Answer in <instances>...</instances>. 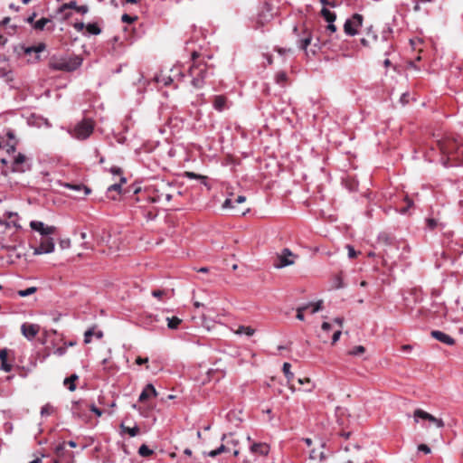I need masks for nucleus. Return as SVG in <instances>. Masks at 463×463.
Returning a JSON list of instances; mask_svg holds the SVG:
<instances>
[{
	"label": "nucleus",
	"instance_id": "1",
	"mask_svg": "<svg viewBox=\"0 0 463 463\" xmlns=\"http://www.w3.org/2000/svg\"><path fill=\"white\" fill-rule=\"evenodd\" d=\"M198 53L194 52L192 54L193 64L189 68V76L192 78L191 84L195 89H201L204 86L205 79L212 74V71L205 62L196 61Z\"/></svg>",
	"mask_w": 463,
	"mask_h": 463
},
{
	"label": "nucleus",
	"instance_id": "2",
	"mask_svg": "<svg viewBox=\"0 0 463 463\" xmlns=\"http://www.w3.org/2000/svg\"><path fill=\"white\" fill-rule=\"evenodd\" d=\"M94 131V122L90 118H84L69 130L70 135L78 140H86Z\"/></svg>",
	"mask_w": 463,
	"mask_h": 463
},
{
	"label": "nucleus",
	"instance_id": "3",
	"mask_svg": "<svg viewBox=\"0 0 463 463\" xmlns=\"http://www.w3.org/2000/svg\"><path fill=\"white\" fill-rule=\"evenodd\" d=\"M82 60L78 57L53 59L49 66L53 71H73L81 65Z\"/></svg>",
	"mask_w": 463,
	"mask_h": 463
},
{
	"label": "nucleus",
	"instance_id": "4",
	"mask_svg": "<svg viewBox=\"0 0 463 463\" xmlns=\"http://www.w3.org/2000/svg\"><path fill=\"white\" fill-rule=\"evenodd\" d=\"M297 256L292 253V251L284 248L279 253H278L273 261V266L275 269H283L285 267L293 265L295 263V259Z\"/></svg>",
	"mask_w": 463,
	"mask_h": 463
},
{
	"label": "nucleus",
	"instance_id": "5",
	"mask_svg": "<svg viewBox=\"0 0 463 463\" xmlns=\"http://www.w3.org/2000/svg\"><path fill=\"white\" fill-rule=\"evenodd\" d=\"M363 16L359 14H354L351 18H348L344 24V31L349 36L357 34L358 28L362 26Z\"/></svg>",
	"mask_w": 463,
	"mask_h": 463
},
{
	"label": "nucleus",
	"instance_id": "6",
	"mask_svg": "<svg viewBox=\"0 0 463 463\" xmlns=\"http://www.w3.org/2000/svg\"><path fill=\"white\" fill-rule=\"evenodd\" d=\"M32 165L30 159L24 154L19 153L13 160L12 171L17 173H24L31 170Z\"/></svg>",
	"mask_w": 463,
	"mask_h": 463
},
{
	"label": "nucleus",
	"instance_id": "7",
	"mask_svg": "<svg viewBox=\"0 0 463 463\" xmlns=\"http://www.w3.org/2000/svg\"><path fill=\"white\" fill-rule=\"evenodd\" d=\"M413 418L416 423H418L420 420H424L434 423L439 429H441L445 426L444 421L441 419H438L421 409H416L414 411Z\"/></svg>",
	"mask_w": 463,
	"mask_h": 463
},
{
	"label": "nucleus",
	"instance_id": "8",
	"mask_svg": "<svg viewBox=\"0 0 463 463\" xmlns=\"http://www.w3.org/2000/svg\"><path fill=\"white\" fill-rule=\"evenodd\" d=\"M0 226H4L5 228L14 227L16 229H21L18 213L14 212H5L4 214V219H0Z\"/></svg>",
	"mask_w": 463,
	"mask_h": 463
},
{
	"label": "nucleus",
	"instance_id": "9",
	"mask_svg": "<svg viewBox=\"0 0 463 463\" xmlns=\"http://www.w3.org/2000/svg\"><path fill=\"white\" fill-rule=\"evenodd\" d=\"M246 201V197L244 195H238L236 198H226L222 203L223 209H233L238 214H245L246 212L249 211V208L245 210H236V203H242Z\"/></svg>",
	"mask_w": 463,
	"mask_h": 463
},
{
	"label": "nucleus",
	"instance_id": "10",
	"mask_svg": "<svg viewBox=\"0 0 463 463\" xmlns=\"http://www.w3.org/2000/svg\"><path fill=\"white\" fill-rule=\"evenodd\" d=\"M30 227L32 230L39 232L41 235L45 236V237L48 235L53 234L56 232L55 226L45 225L41 221H32L30 222Z\"/></svg>",
	"mask_w": 463,
	"mask_h": 463
},
{
	"label": "nucleus",
	"instance_id": "11",
	"mask_svg": "<svg viewBox=\"0 0 463 463\" xmlns=\"http://www.w3.org/2000/svg\"><path fill=\"white\" fill-rule=\"evenodd\" d=\"M53 250H54L53 240L52 238L45 237L41 241L40 245L34 249L33 253L35 255H40V254L51 253Z\"/></svg>",
	"mask_w": 463,
	"mask_h": 463
},
{
	"label": "nucleus",
	"instance_id": "12",
	"mask_svg": "<svg viewBox=\"0 0 463 463\" xmlns=\"http://www.w3.org/2000/svg\"><path fill=\"white\" fill-rule=\"evenodd\" d=\"M40 326L36 324L24 323L21 326V331L23 335L28 340H33L39 333Z\"/></svg>",
	"mask_w": 463,
	"mask_h": 463
},
{
	"label": "nucleus",
	"instance_id": "13",
	"mask_svg": "<svg viewBox=\"0 0 463 463\" xmlns=\"http://www.w3.org/2000/svg\"><path fill=\"white\" fill-rule=\"evenodd\" d=\"M250 450L255 456H267L269 446L265 442H254L250 446Z\"/></svg>",
	"mask_w": 463,
	"mask_h": 463
},
{
	"label": "nucleus",
	"instance_id": "14",
	"mask_svg": "<svg viewBox=\"0 0 463 463\" xmlns=\"http://www.w3.org/2000/svg\"><path fill=\"white\" fill-rule=\"evenodd\" d=\"M430 335L433 338L447 345H453L455 344V339L442 331L433 330Z\"/></svg>",
	"mask_w": 463,
	"mask_h": 463
},
{
	"label": "nucleus",
	"instance_id": "15",
	"mask_svg": "<svg viewBox=\"0 0 463 463\" xmlns=\"http://www.w3.org/2000/svg\"><path fill=\"white\" fill-rule=\"evenodd\" d=\"M157 392L152 383H147L139 395L138 401L143 402L150 397H156Z\"/></svg>",
	"mask_w": 463,
	"mask_h": 463
},
{
	"label": "nucleus",
	"instance_id": "16",
	"mask_svg": "<svg viewBox=\"0 0 463 463\" xmlns=\"http://www.w3.org/2000/svg\"><path fill=\"white\" fill-rule=\"evenodd\" d=\"M95 328L96 326H92L84 333L85 344H90L92 336H95L97 339H101L103 337V332L101 330L95 331Z\"/></svg>",
	"mask_w": 463,
	"mask_h": 463
},
{
	"label": "nucleus",
	"instance_id": "17",
	"mask_svg": "<svg viewBox=\"0 0 463 463\" xmlns=\"http://www.w3.org/2000/svg\"><path fill=\"white\" fill-rule=\"evenodd\" d=\"M126 182H127L126 177L121 176L119 183H116V184H111V185H109L108 187V189H107V196L111 198V199H113V200H115L116 198L114 196L110 195V194L112 192H117L118 194H120L121 193V185H122V184H124Z\"/></svg>",
	"mask_w": 463,
	"mask_h": 463
},
{
	"label": "nucleus",
	"instance_id": "18",
	"mask_svg": "<svg viewBox=\"0 0 463 463\" xmlns=\"http://www.w3.org/2000/svg\"><path fill=\"white\" fill-rule=\"evenodd\" d=\"M7 350L5 348V349H1L0 350V360H1V370L8 373L12 370V365L10 364L7 363Z\"/></svg>",
	"mask_w": 463,
	"mask_h": 463
},
{
	"label": "nucleus",
	"instance_id": "19",
	"mask_svg": "<svg viewBox=\"0 0 463 463\" xmlns=\"http://www.w3.org/2000/svg\"><path fill=\"white\" fill-rule=\"evenodd\" d=\"M227 99L222 95H218L214 97L213 99V108L218 111H222L225 108Z\"/></svg>",
	"mask_w": 463,
	"mask_h": 463
},
{
	"label": "nucleus",
	"instance_id": "20",
	"mask_svg": "<svg viewBox=\"0 0 463 463\" xmlns=\"http://www.w3.org/2000/svg\"><path fill=\"white\" fill-rule=\"evenodd\" d=\"M77 379H78V375L77 374H71L70 377H67V378L64 379L63 384L65 386H67V388L71 392H73V391L76 390L75 381Z\"/></svg>",
	"mask_w": 463,
	"mask_h": 463
},
{
	"label": "nucleus",
	"instance_id": "21",
	"mask_svg": "<svg viewBox=\"0 0 463 463\" xmlns=\"http://www.w3.org/2000/svg\"><path fill=\"white\" fill-rule=\"evenodd\" d=\"M86 31L90 35H99L101 33V29L96 23L88 24L86 25Z\"/></svg>",
	"mask_w": 463,
	"mask_h": 463
},
{
	"label": "nucleus",
	"instance_id": "22",
	"mask_svg": "<svg viewBox=\"0 0 463 463\" xmlns=\"http://www.w3.org/2000/svg\"><path fill=\"white\" fill-rule=\"evenodd\" d=\"M165 321H167V327L169 329H177L182 323V319L177 317H165Z\"/></svg>",
	"mask_w": 463,
	"mask_h": 463
},
{
	"label": "nucleus",
	"instance_id": "23",
	"mask_svg": "<svg viewBox=\"0 0 463 463\" xmlns=\"http://www.w3.org/2000/svg\"><path fill=\"white\" fill-rule=\"evenodd\" d=\"M321 14L327 23L335 21V18H336L335 14L331 12L330 10H328L326 7L322 8Z\"/></svg>",
	"mask_w": 463,
	"mask_h": 463
},
{
	"label": "nucleus",
	"instance_id": "24",
	"mask_svg": "<svg viewBox=\"0 0 463 463\" xmlns=\"http://www.w3.org/2000/svg\"><path fill=\"white\" fill-rule=\"evenodd\" d=\"M392 28L389 24L385 25L381 33L383 42H388L392 38Z\"/></svg>",
	"mask_w": 463,
	"mask_h": 463
},
{
	"label": "nucleus",
	"instance_id": "25",
	"mask_svg": "<svg viewBox=\"0 0 463 463\" xmlns=\"http://www.w3.org/2000/svg\"><path fill=\"white\" fill-rule=\"evenodd\" d=\"M78 6L77 2L75 0H71L69 3L61 5L58 9V13H63L67 9H73L77 12Z\"/></svg>",
	"mask_w": 463,
	"mask_h": 463
},
{
	"label": "nucleus",
	"instance_id": "26",
	"mask_svg": "<svg viewBox=\"0 0 463 463\" xmlns=\"http://www.w3.org/2000/svg\"><path fill=\"white\" fill-rule=\"evenodd\" d=\"M51 23V19L43 17L40 20L33 23V28L35 30L42 31L44 29L47 24Z\"/></svg>",
	"mask_w": 463,
	"mask_h": 463
},
{
	"label": "nucleus",
	"instance_id": "27",
	"mask_svg": "<svg viewBox=\"0 0 463 463\" xmlns=\"http://www.w3.org/2000/svg\"><path fill=\"white\" fill-rule=\"evenodd\" d=\"M67 187H69L70 189H72V190H75V191H81L83 190L84 192V195H88L90 194L91 190L83 185V184H66Z\"/></svg>",
	"mask_w": 463,
	"mask_h": 463
},
{
	"label": "nucleus",
	"instance_id": "28",
	"mask_svg": "<svg viewBox=\"0 0 463 463\" xmlns=\"http://www.w3.org/2000/svg\"><path fill=\"white\" fill-rule=\"evenodd\" d=\"M254 333H255V330L253 328H251L250 326H239V328L237 330V334H239V335L244 334L248 336L253 335Z\"/></svg>",
	"mask_w": 463,
	"mask_h": 463
},
{
	"label": "nucleus",
	"instance_id": "29",
	"mask_svg": "<svg viewBox=\"0 0 463 463\" xmlns=\"http://www.w3.org/2000/svg\"><path fill=\"white\" fill-rule=\"evenodd\" d=\"M45 44L41 43L37 45L30 46L25 50L26 53H32V52H41L45 50Z\"/></svg>",
	"mask_w": 463,
	"mask_h": 463
},
{
	"label": "nucleus",
	"instance_id": "30",
	"mask_svg": "<svg viewBox=\"0 0 463 463\" xmlns=\"http://www.w3.org/2000/svg\"><path fill=\"white\" fill-rule=\"evenodd\" d=\"M36 291H37L36 287H30L26 289H22V290L17 291V295L19 297L24 298V297H28V296L35 293Z\"/></svg>",
	"mask_w": 463,
	"mask_h": 463
},
{
	"label": "nucleus",
	"instance_id": "31",
	"mask_svg": "<svg viewBox=\"0 0 463 463\" xmlns=\"http://www.w3.org/2000/svg\"><path fill=\"white\" fill-rule=\"evenodd\" d=\"M450 144V141L449 140H439L438 142L439 147L441 150L442 154H449L450 150L449 147V145Z\"/></svg>",
	"mask_w": 463,
	"mask_h": 463
},
{
	"label": "nucleus",
	"instance_id": "32",
	"mask_svg": "<svg viewBox=\"0 0 463 463\" xmlns=\"http://www.w3.org/2000/svg\"><path fill=\"white\" fill-rule=\"evenodd\" d=\"M326 458L324 451L317 452L316 449H312L309 453L310 459H319L320 461L324 460Z\"/></svg>",
	"mask_w": 463,
	"mask_h": 463
},
{
	"label": "nucleus",
	"instance_id": "33",
	"mask_svg": "<svg viewBox=\"0 0 463 463\" xmlns=\"http://www.w3.org/2000/svg\"><path fill=\"white\" fill-rule=\"evenodd\" d=\"M290 368H291V364L289 363H284L283 364V373L286 376V378L290 381L291 379H293L294 377V374L293 373L290 371Z\"/></svg>",
	"mask_w": 463,
	"mask_h": 463
},
{
	"label": "nucleus",
	"instance_id": "34",
	"mask_svg": "<svg viewBox=\"0 0 463 463\" xmlns=\"http://www.w3.org/2000/svg\"><path fill=\"white\" fill-rule=\"evenodd\" d=\"M155 80L158 83L162 82L165 86H167L173 81V79L171 78V76L160 75L156 76Z\"/></svg>",
	"mask_w": 463,
	"mask_h": 463
},
{
	"label": "nucleus",
	"instance_id": "35",
	"mask_svg": "<svg viewBox=\"0 0 463 463\" xmlns=\"http://www.w3.org/2000/svg\"><path fill=\"white\" fill-rule=\"evenodd\" d=\"M138 454L142 457H148L153 454V450L148 446L143 444L138 449Z\"/></svg>",
	"mask_w": 463,
	"mask_h": 463
},
{
	"label": "nucleus",
	"instance_id": "36",
	"mask_svg": "<svg viewBox=\"0 0 463 463\" xmlns=\"http://www.w3.org/2000/svg\"><path fill=\"white\" fill-rule=\"evenodd\" d=\"M306 306H309V308L307 310H309L311 314H315L322 308V301H317L316 303H309V304H307Z\"/></svg>",
	"mask_w": 463,
	"mask_h": 463
},
{
	"label": "nucleus",
	"instance_id": "37",
	"mask_svg": "<svg viewBox=\"0 0 463 463\" xmlns=\"http://www.w3.org/2000/svg\"><path fill=\"white\" fill-rule=\"evenodd\" d=\"M288 76L285 71H279L276 76L275 80L278 84H284L287 81Z\"/></svg>",
	"mask_w": 463,
	"mask_h": 463
},
{
	"label": "nucleus",
	"instance_id": "38",
	"mask_svg": "<svg viewBox=\"0 0 463 463\" xmlns=\"http://www.w3.org/2000/svg\"><path fill=\"white\" fill-rule=\"evenodd\" d=\"M221 439L222 441H230V445H232L234 449H236V447L239 444V441L237 439H232V434H223Z\"/></svg>",
	"mask_w": 463,
	"mask_h": 463
},
{
	"label": "nucleus",
	"instance_id": "39",
	"mask_svg": "<svg viewBox=\"0 0 463 463\" xmlns=\"http://www.w3.org/2000/svg\"><path fill=\"white\" fill-rule=\"evenodd\" d=\"M17 143L18 142H13V141H6L5 143V146L6 147V152L8 154H13L15 152L16 150V146H17Z\"/></svg>",
	"mask_w": 463,
	"mask_h": 463
},
{
	"label": "nucleus",
	"instance_id": "40",
	"mask_svg": "<svg viewBox=\"0 0 463 463\" xmlns=\"http://www.w3.org/2000/svg\"><path fill=\"white\" fill-rule=\"evenodd\" d=\"M52 412H53V407L51 404H49V403L43 405L42 407V409H41V415L42 416H49Z\"/></svg>",
	"mask_w": 463,
	"mask_h": 463
},
{
	"label": "nucleus",
	"instance_id": "41",
	"mask_svg": "<svg viewBox=\"0 0 463 463\" xmlns=\"http://www.w3.org/2000/svg\"><path fill=\"white\" fill-rule=\"evenodd\" d=\"M311 40L312 38L309 34L299 40V48L302 50H307V46L311 43Z\"/></svg>",
	"mask_w": 463,
	"mask_h": 463
},
{
	"label": "nucleus",
	"instance_id": "42",
	"mask_svg": "<svg viewBox=\"0 0 463 463\" xmlns=\"http://www.w3.org/2000/svg\"><path fill=\"white\" fill-rule=\"evenodd\" d=\"M143 216L147 220V221H152V220H155L156 217L157 216L156 213L153 210H144L143 211Z\"/></svg>",
	"mask_w": 463,
	"mask_h": 463
},
{
	"label": "nucleus",
	"instance_id": "43",
	"mask_svg": "<svg viewBox=\"0 0 463 463\" xmlns=\"http://www.w3.org/2000/svg\"><path fill=\"white\" fill-rule=\"evenodd\" d=\"M154 298H158L159 300L163 299V297L167 295V291L165 289H155L151 292Z\"/></svg>",
	"mask_w": 463,
	"mask_h": 463
},
{
	"label": "nucleus",
	"instance_id": "44",
	"mask_svg": "<svg viewBox=\"0 0 463 463\" xmlns=\"http://www.w3.org/2000/svg\"><path fill=\"white\" fill-rule=\"evenodd\" d=\"M309 308V306H302L297 308V318L300 321L304 320V312Z\"/></svg>",
	"mask_w": 463,
	"mask_h": 463
},
{
	"label": "nucleus",
	"instance_id": "45",
	"mask_svg": "<svg viewBox=\"0 0 463 463\" xmlns=\"http://www.w3.org/2000/svg\"><path fill=\"white\" fill-rule=\"evenodd\" d=\"M404 202L406 203V206L401 209L400 211L401 213L402 214H405L408 212V210L413 205V201L411 198H409L408 195L404 197Z\"/></svg>",
	"mask_w": 463,
	"mask_h": 463
},
{
	"label": "nucleus",
	"instance_id": "46",
	"mask_svg": "<svg viewBox=\"0 0 463 463\" xmlns=\"http://www.w3.org/2000/svg\"><path fill=\"white\" fill-rule=\"evenodd\" d=\"M427 228L430 230H434L439 226V222L434 218H427L426 219Z\"/></svg>",
	"mask_w": 463,
	"mask_h": 463
},
{
	"label": "nucleus",
	"instance_id": "47",
	"mask_svg": "<svg viewBox=\"0 0 463 463\" xmlns=\"http://www.w3.org/2000/svg\"><path fill=\"white\" fill-rule=\"evenodd\" d=\"M365 352V348L363 345L354 346L349 354L352 355H360Z\"/></svg>",
	"mask_w": 463,
	"mask_h": 463
},
{
	"label": "nucleus",
	"instance_id": "48",
	"mask_svg": "<svg viewBox=\"0 0 463 463\" xmlns=\"http://www.w3.org/2000/svg\"><path fill=\"white\" fill-rule=\"evenodd\" d=\"M217 449H218L219 455L222 453H224V452L231 451L230 441H226L225 443L222 444L221 446H219L217 448Z\"/></svg>",
	"mask_w": 463,
	"mask_h": 463
},
{
	"label": "nucleus",
	"instance_id": "49",
	"mask_svg": "<svg viewBox=\"0 0 463 463\" xmlns=\"http://www.w3.org/2000/svg\"><path fill=\"white\" fill-rule=\"evenodd\" d=\"M4 137L5 138V142L6 141L18 142L15 137L14 132L12 129H8Z\"/></svg>",
	"mask_w": 463,
	"mask_h": 463
},
{
	"label": "nucleus",
	"instance_id": "50",
	"mask_svg": "<svg viewBox=\"0 0 463 463\" xmlns=\"http://www.w3.org/2000/svg\"><path fill=\"white\" fill-rule=\"evenodd\" d=\"M143 323H144V326L148 330H155L157 327L156 325H155L154 323H151V320L147 319V316L145 317Z\"/></svg>",
	"mask_w": 463,
	"mask_h": 463
},
{
	"label": "nucleus",
	"instance_id": "51",
	"mask_svg": "<svg viewBox=\"0 0 463 463\" xmlns=\"http://www.w3.org/2000/svg\"><path fill=\"white\" fill-rule=\"evenodd\" d=\"M137 19V16H130L127 14H124L121 17V20L122 22L124 23H127V24H132L133 22H135L136 20Z\"/></svg>",
	"mask_w": 463,
	"mask_h": 463
},
{
	"label": "nucleus",
	"instance_id": "52",
	"mask_svg": "<svg viewBox=\"0 0 463 463\" xmlns=\"http://www.w3.org/2000/svg\"><path fill=\"white\" fill-rule=\"evenodd\" d=\"M366 34H367L368 38H370L373 42H376L378 39V36H377L376 33L373 30L372 26L368 28Z\"/></svg>",
	"mask_w": 463,
	"mask_h": 463
},
{
	"label": "nucleus",
	"instance_id": "53",
	"mask_svg": "<svg viewBox=\"0 0 463 463\" xmlns=\"http://www.w3.org/2000/svg\"><path fill=\"white\" fill-rule=\"evenodd\" d=\"M346 249H347V251H348V257L350 259H354L357 256V252L356 250H354V248L352 246V245H346Z\"/></svg>",
	"mask_w": 463,
	"mask_h": 463
},
{
	"label": "nucleus",
	"instance_id": "54",
	"mask_svg": "<svg viewBox=\"0 0 463 463\" xmlns=\"http://www.w3.org/2000/svg\"><path fill=\"white\" fill-rule=\"evenodd\" d=\"M185 176L188 177L189 179H205L204 176L203 175H197L194 172H185Z\"/></svg>",
	"mask_w": 463,
	"mask_h": 463
},
{
	"label": "nucleus",
	"instance_id": "55",
	"mask_svg": "<svg viewBox=\"0 0 463 463\" xmlns=\"http://www.w3.org/2000/svg\"><path fill=\"white\" fill-rule=\"evenodd\" d=\"M90 410L94 412L98 417H100L103 413V411L95 406L94 403L90 405Z\"/></svg>",
	"mask_w": 463,
	"mask_h": 463
},
{
	"label": "nucleus",
	"instance_id": "56",
	"mask_svg": "<svg viewBox=\"0 0 463 463\" xmlns=\"http://www.w3.org/2000/svg\"><path fill=\"white\" fill-rule=\"evenodd\" d=\"M418 450L421 451V452H424L425 454H429L431 451L430 448L428 445H426V444H420L418 446Z\"/></svg>",
	"mask_w": 463,
	"mask_h": 463
},
{
	"label": "nucleus",
	"instance_id": "57",
	"mask_svg": "<svg viewBox=\"0 0 463 463\" xmlns=\"http://www.w3.org/2000/svg\"><path fill=\"white\" fill-rule=\"evenodd\" d=\"M60 246L62 250L68 249L71 246L70 239H64L60 241Z\"/></svg>",
	"mask_w": 463,
	"mask_h": 463
},
{
	"label": "nucleus",
	"instance_id": "58",
	"mask_svg": "<svg viewBox=\"0 0 463 463\" xmlns=\"http://www.w3.org/2000/svg\"><path fill=\"white\" fill-rule=\"evenodd\" d=\"M127 431L131 437H135L138 434L139 429L138 427L136 426L134 428H128Z\"/></svg>",
	"mask_w": 463,
	"mask_h": 463
},
{
	"label": "nucleus",
	"instance_id": "59",
	"mask_svg": "<svg viewBox=\"0 0 463 463\" xmlns=\"http://www.w3.org/2000/svg\"><path fill=\"white\" fill-rule=\"evenodd\" d=\"M341 334H342L341 329H337L336 331L334 332V334L332 335V343L333 344L336 343L339 340Z\"/></svg>",
	"mask_w": 463,
	"mask_h": 463
},
{
	"label": "nucleus",
	"instance_id": "60",
	"mask_svg": "<svg viewBox=\"0 0 463 463\" xmlns=\"http://www.w3.org/2000/svg\"><path fill=\"white\" fill-rule=\"evenodd\" d=\"M73 28L77 31V32H81L84 28H86V25L84 24V23L82 22H78V23H75L73 24Z\"/></svg>",
	"mask_w": 463,
	"mask_h": 463
},
{
	"label": "nucleus",
	"instance_id": "61",
	"mask_svg": "<svg viewBox=\"0 0 463 463\" xmlns=\"http://www.w3.org/2000/svg\"><path fill=\"white\" fill-rule=\"evenodd\" d=\"M88 12H89V7L86 5H79L77 8V13H79V14H85Z\"/></svg>",
	"mask_w": 463,
	"mask_h": 463
},
{
	"label": "nucleus",
	"instance_id": "62",
	"mask_svg": "<svg viewBox=\"0 0 463 463\" xmlns=\"http://www.w3.org/2000/svg\"><path fill=\"white\" fill-rule=\"evenodd\" d=\"M66 351H67V347L66 346H60V347L55 349L54 354L61 356V355L66 354Z\"/></svg>",
	"mask_w": 463,
	"mask_h": 463
},
{
	"label": "nucleus",
	"instance_id": "63",
	"mask_svg": "<svg viewBox=\"0 0 463 463\" xmlns=\"http://www.w3.org/2000/svg\"><path fill=\"white\" fill-rule=\"evenodd\" d=\"M147 319L151 320V323H154L155 325H156L157 323H159L161 321V319L159 318V317L157 315H148Z\"/></svg>",
	"mask_w": 463,
	"mask_h": 463
},
{
	"label": "nucleus",
	"instance_id": "64",
	"mask_svg": "<svg viewBox=\"0 0 463 463\" xmlns=\"http://www.w3.org/2000/svg\"><path fill=\"white\" fill-rule=\"evenodd\" d=\"M110 173L113 175H120V177L122 176V170L120 167H118V166H112L110 168Z\"/></svg>",
	"mask_w": 463,
	"mask_h": 463
}]
</instances>
